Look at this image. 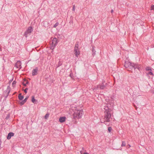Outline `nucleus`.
<instances>
[{
    "mask_svg": "<svg viewBox=\"0 0 154 154\" xmlns=\"http://www.w3.org/2000/svg\"><path fill=\"white\" fill-rule=\"evenodd\" d=\"M103 111L104 112V118H103L104 121L103 122L101 121L102 123H104L107 125V122H109L110 121V119L111 116V111L112 108L111 105L109 104H105L104 106Z\"/></svg>",
    "mask_w": 154,
    "mask_h": 154,
    "instance_id": "1",
    "label": "nucleus"
},
{
    "mask_svg": "<svg viewBox=\"0 0 154 154\" xmlns=\"http://www.w3.org/2000/svg\"><path fill=\"white\" fill-rule=\"evenodd\" d=\"M124 66L126 68L130 69H132L134 68V70L136 69H137L139 70L140 67V65L137 64L132 63L129 62H125Z\"/></svg>",
    "mask_w": 154,
    "mask_h": 154,
    "instance_id": "2",
    "label": "nucleus"
},
{
    "mask_svg": "<svg viewBox=\"0 0 154 154\" xmlns=\"http://www.w3.org/2000/svg\"><path fill=\"white\" fill-rule=\"evenodd\" d=\"M83 114V111L82 110H75L72 115L73 118L75 119H80L81 118Z\"/></svg>",
    "mask_w": 154,
    "mask_h": 154,
    "instance_id": "3",
    "label": "nucleus"
},
{
    "mask_svg": "<svg viewBox=\"0 0 154 154\" xmlns=\"http://www.w3.org/2000/svg\"><path fill=\"white\" fill-rule=\"evenodd\" d=\"M58 41L57 39L54 38L52 39L50 43V48L51 50H53L57 45Z\"/></svg>",
    "mask_w": 154,
    "mask_h": 154,
    "instance_id": "4",
    "label": "nucleus"
},
{
    "mask_svg": "<svg viewBox=\"0 0 154 154\" xmlns=\"http://www.w3.org/2000/svg\"><path fill=\"white\" fill-rule=\"evenodd\" d=\"M32 30L33 29L32 27L31 26L29 27L27 29L26 31L25 32L24 35L26 37H27V35L28 34H30V33L32 32Z\"/></svg>",
    "mask_w": 154,
    "mask_h": 154,
    "instance_id": "5",
    "label": "nucleus"
},
{
    "mask_svg": "<svg viewBox=\"0 0 154 154\" xmlns=\"http://www.w3.org/2000/svg\"><path fill=\"white\" fill-rule=\"evenodd\" d=\"M15 66L17 68H21V62L20 61H17L15 65Z\"/></svg>",
    "mask_w": 154,
    "mask_h": 154,
    "instance_id": "6",
    "label": "nucleus"
},
{
    "mask_svg": "<svg viewBox=\"0 0 154 154\" xmlns=\"http://www.w3.org/2000/svg\"><path fill=\"white\" fill-rule=\"evenodd\" d=\"M38 69L37 68H36L35 69L33 70L32 71V75L34 76L37 74Z\"/></svg>",
    "mask_w": 154,
    "mask_h": 154,
    "instance_id": "7",
    "label": "nucleus"
},
{
    "mask_svg": "<svg viewBox=\"0 0 154 154\" xmlns=\"http://www.w3.org/2000/svg\"><path fill=\"white\" fill-rule=\"evenodd\" d=\"M14 135V133L13 132L9 133L7 135V139L8 140H10L12 137H13Z\"/></svg>",
    "mask_w": 154,
    "mask_h": 154,
    "instance_id": "8",
    "label": "nucleus"
},
{
    "mask_svg": "<svg viewBox=\"0 0 154 154\" xmlns=\"http://www.w3.org/2000/svg\"><path fill=\"white\" fill-rule=\"evenodd\" d=\"M66 119V117H60L59 119V121L62 123L65 121Z\"/></svg>",
    "mask_w": 154,
    "mask_h": 154,
    "instance_id": "9",
    "label": "nucleus"
},
{
    "mask_svg": "<svg viewBox=\"0 0 154 154\" xmlns=\"http://www.w3.org/2000/svg\"><path fill=\"white\" fill-rule=\"evenodd\" d=\"M105 86L104 85L102 84L101 85H97V88L100 89H103L105 88Z\"/></svg>",
    "mask_w": 154,
    "mask_h": 154,
    "instance_id": "10",
    "label": "nucleus"
},
{
    "mask_svg": "<svg viewBox=\"0 0 154 154\" xmlns=\"http://www.w3.org/2000/svg\"><path fill=\"white\" fill-rule=\"evenodd\" d=\"M75 53L74 54L77 57H78V55L79 54V50H74Z\"/></svg>",
    "mask_w": 154,
    "mask_h": 154,
    "instance_id": "11",
    "label": "nucleus"
},
{
    "mask_svg": "<svg viewBox=\"0 0 154 154\" xmlns=\"http://www.w3.org/2000/svg\"><path fill=\"white\" fill-rule=\"evenodd\" d=\"M79 45L78 43H76L75 45L74 50H79L78 48Z\"/></svg>",
    "mask_w": 154,
    "mask_h": 154,
    "instance_id": "12",
    "label": "nucleus"
},
{
    "mask_svg": "<svg viewBox=\"0 0 154 154\" xmlns=\"http://www.w3.org/2000/svg\"><path fill=\"white\" fill-rule=\"evenodd\" d=\"M23 96L21 95V94H20L18 95V98L20 100H22L23 98Z\"/></svg>",
    "mask_w": 154,
    "mask_h": 154,
    "instance_id": "13",
    "label": "nucleus"
},
{
    "mask_svg": "<svg viewBox=\"0 0 154 154\" xmlns=\"http://www.w3.org/2000/svg\"><path fill=\"white\" fill-rule=\"evenodd\" d=\"M96 51L94 49V47H92V54L94 56L95 54Z\"/></svg>",
    "mask_w": 154,
    "mask_h": 154,
    "instance_id": "14",
    "label": "nucleus"
},
{
    "mask_svg": "<svg viewBox=\"0 0 154 154\" xmlns=\"http://www.w3.org/2000/svg\"><path fill=\"white\" fill-rule=\"evenodd\" d=\"M36 100L35 99V97L34 96L32 97V101L34 103H35V101Z\"/></svg>",
    "mask_w": 154,
    "mask_h": 154,
    "instance_id": "15",
    "label": "nucleus"
},
{
    "mask_svg": "<svg viewBox=\"0 0 154 154\" xmlns=\"http://www.w3.org/2000/svg\"><path fill=\"white\" fill-rule=\"evenodd\" d=\"M126 143L125 141H122V144L121 145L122 146H126Z\"/></svg>",
    "mask_w": 154,
    "mask_h": 154,
    "instance_id": "16",
    "label": "nucleus"
},
{
    "mask_svg": "<svg viewBox=\"0 0 154 154\" xmlns=\"http://www.w3.org/2000/svg\"><path fill=\"white\" fill-rule=\"evenodd\" d=\"M59 23L58 22H57L54 25V27L56 28L58 25Z\"/></svg>",
    "mask_w": 154,
    "mask_h": 154,
    "instance_id": "17",
    "label": "nucleus"
},
{
    "mask_svg": "<svg viewBox=\"0 0 154 154\" xmlns=\"http://www.w3.org/2000/svg\"><path fill=\"white\" fill-rule=\"evenodd\" d=\"M147 74L148 75H152L153 74L152 72L151 71H150V72H148L147 73Z\"/></svg>",
    "mask_w": 154,
    "mask_h": 154,
    "instance_id": "18",
    "label": "nucleus"
},
{
    "mask_svg": "<svg viewBox=\"0 0 154 154\" xmlns=\"http://www.w3.org/2000/svg\"><path fill=\"white\" fill-rule=\"evenodd\" d=\"M16 82L15 81H14L12 83L13 86L14 87L16 84Z\"/></svg>",
    "mask_w": 154,
    "mask_h": 154,
    "instance_id": "19",
    "label": "nucleus"
},
{
    "mask_svg": "<svg viewBox=\"0 0 154 154\" xmlns=\"http://www.w3.org/2000/svg\"><path fill=\"white\" fill-rule=\"evenodd\" d=\"M112 130V128L111 127H109L108 128V130L109 132H110Z\"/></svg>",
    "mask_w": 154,
    "mask_h": 154,
    "instance_id": "20",
    "label": "nucleus"
},
{
    "mask_svg": "<svg viewBox=\"0 0 154 154\" xmlns=\"http://www.w3.org/2000/svg\"><path fill=\"white\" fill-rule=\"evenodd\" d=\"M151 10H154V5H152L151 6Z\"/></svg>",
    "mask_w": 154,
    "mask_h": 154,
    "instance_id": "21",
    "label": "nucleus"
},
{
    "mask_svg": "<svg viewBox=\"0 0 154 154\" xmlns=\"http://www.w3.org/2000/svg\"><path fill=\"white\" fill-rule=\"evenodd\" d=\"M25 102L24 101H22L20 103V104L21 105H23Z\"/></svg>",
    "mask_w": 154,
    "mask_h": 154,
    "instance_id": "22",
    "label": "nucleus"
},
{
    "mask_svg": "<svg viewBox=\"0 0 154 154\" xmlns=\"http://www.w3.org/2000/svg\"><path fill=\"white\" fill-rule=\"evenodd\" d=\"M25 102L24 101H22L20 103V104L21 105H23Z\"/></svg>",
    "mask_w": 154,
    "mask_h": 154,
    "instance_id": "23",
    "label": "nucleus"
},
{
    "mask_svg": "<svg viewBox=\"0 0 154 154\" xmlns=\"http://www.w3.org/2000/svg\"><path fill=\"white\" fill-rule=\"evenodd\" d=\"M28 97H26L23 100V101H24V102H26L27 99H28Z\"/></svg>",
    "mask_w": 154,
    "mask_h": 154,
    "instance_id": "24",
    "label": "nucleus"
},
{
    "mask_svg": "<svg viewBox=\"0 0 154 154\" xmlns=\"http://www.w3.org/2000/svg\"><path fill=\"white\" fill-rule=\"evenodd\" d=\"M28 90V88H26V89L24 90V91L26 93L27 92V90Z\"/></svg>",
    "mask_w": 154,
    "mask_h": 154,
    "instance_id": "25",
    "label": "nucleus"
},
{
    "mask_svg": "<svg viewBox=\"0 0 154 154\" xmlns=\"http://www.w3.org/2000/svg\"><path fill=\"white\" fill-rule=\"evenodd\" d=\"M72 10L73 11H75V5H73Z\"/></svg>",
    "mask_w": 154,
    "mask_h": 154,
    "instance_id": "26",
    "label": "nucleus"
},
{
    "mask_svg": "<svg viewBox=\"0 0 154 154\" xmlns=\"http://www.w3.org/2000/svg\"><path fill=\"white\" fill-rule=\"evenodd\" d=\"M131 145L130 144H128V145L126 146V148H129L131 147Z\"/></svg>",
    "mask_w": 154,
    "mask_h": 154,
    "instance_id": "27",
    "label": "nucleus"
},
{
    "mask_svg": "<svg viewBox=\"0 0 154 154\" xmlns=\"http://www.w3.org/2000/svg\"><path fill=\"white\" fill-rule=\"evenodd\" d=\"M80 152L81 153V154H82V153H83V152L82 151H80ZM84 154H88V153L87 152H85V153H84Z\"/></svg>",
    "mask_w": 154,
    "mask_h": 154,
    "instance_id": "28",
    "label": "nucleus"
},
{
    "mask_svg": "<svg viewBox=\"0 0 154 154\" xmlns=\"http://www.w3.org/2000/svg\"><path fill=\"white\" fill-rule=\"evenodd\" d=\"M48 114H46L45 116V118H46L48 117Z\"/></svg>",
    "mask_w": 154,
    "mask_h": 154,
    "instance_id": "29",
    "label": "nucleus"
},
{
    "mask_svg": "<svg viewBox=\"0 0 154 154\" xmlns=\"http://www.w3.org/2000/svg\"><path fill=\"white\" fill-rule=\"evenodd\" d=\"M146 70H151V69H150L149 67L146 68Z\"/></svg>",
    "mask_w": 154,
    "mask_h": 154,
    "instance_id": "30",
    "label": "nucleus"
},
{
    "mask_svg": "<svg viewBox=\"0 0 154 154\" xmlns=\"http://www.w3.org/2000/svg\"><path fill=\"white\" fill-rule=\"evenodd\" d=\"M114 11L113 10H112L111 11V12L112 13Z\"/></svg>",
    "mask_w": 154,
    "mask_h": 154,
    "instance_id": "31",
    "label": "nucleus"
},
{
    "mask_svg": "<svg viewBox=\"0 0 154 154\" xmlns=\"http://www.w3.org/2000/svg\"><path fill=\"white\" fill-rule=\"evenodd\" d=\"M23 85L24 86H26V84H24V83H23Z\"/></svg>",
    "mask_w": 154,
    "mask_h": 154,
    "instance_id": "32",
    "label": "nucleus"
},
{
    "mask_svg": "<svg viewBox=\"0 0 154 154\" xmlns=\"http://www.w3.org/2000/svg\"><path fill=\"white\" fill-rule=\"evenodd\" d=\"M28 83V81H27V82H26V84H27Z\"/></svg>",
    "mask_w": 154,
    "mask_h": 154,
    "instance_id": "33",
    "label": "nucleus"
},
{
    "mask_svg": "<svg viewBox=\"0 0 154 154\" xmlns=\"http://www.w3.org/2000/svg\"><path fill=\"white\" fill-rule=\"evenodd\" d=\"M134 107H135L136 109L137 108V107L136 106H134Z\"/></svg>",
    "mask_w": 154,
    "mask_h": 154,
    "instance_id": "34",
    "label": "nucleus"
},
{
    "mask_svg": "<svg viewBox=\"0 0 154 154\" xmlns=\"http://www.w3.org/2000/svg\"><path fill=\"white\" fill-rule=\"evenodd\" d=\"M2 51V49L0 48V51Z\"/></svg>",
    "mask_w": 154,
    "mask_h": 154,
    "instance_id": "35",
    "label": "nucleus"
},
{
    "mask_svg": "<svg viewBox=\"0 0 154 154\" xmlns=\"http://www.w3.org/2000/svg\"><path fill=\"white\" fill-rule=\"evenodd\" d=\"M9 92H10L9 90H8V93H9Z\"/></svg>",
    "mask_w": 154,
    "mask_h": 154,
    "instance_id": "36",
    "label": "nucleus"
},
{
    "mask_svg": "<svg viewBox=\"0 0 154 154\" xmlns=\"http://www.w3.org/2000/svg\"><path fill=\"white\" fill-rule=\"evenodd\" d=\"M33 20L32 22H33V21H34V20Z\"/></svg>",
    "mask_w": 154,
    "mask_h": 154,
    "instance_id": "37",
    "label": "nucleus"
}]
</instances>
